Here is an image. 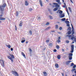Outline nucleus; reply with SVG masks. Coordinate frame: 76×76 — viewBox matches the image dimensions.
Wrapping results in <instances>:
<instances>
[{
	"instance_id": "obj_37",
	"label": "nucleus",
	"mask_w": 76,
	"mask_h": 76,
	"mask_svg": "<svg viewBox=\"0 0 76 76\" xmlns=\"http://www.w3.org/2000/svg\"><path fill=\"white\" fill-rule=\"evenodd\" d=\"M58 25H56L55 26V28L56 29H58Z\"/></svg>"
},
{
	"instance_id": "obj_7",
	"label": "nucleus",
	"mask_w": 76,
	"mask_h": 76,
	"mask_svg": "<svg viewBox=\"0 0 76 76\" xmlns=\"http://www.w3.org/2000/svg\"><path fill=\"white\" fill-rule=\"evenodd\" d=\"M74 51V45H71V50L70 51V53H73Z\"/></svg>"
},
{
	"instance_id": "obj_10",
	"label": "nucleus",
	"mask_w": 76,
	"mask_h": 76,
	"mask_svg": "<svg viewBox=\"0 0 76 76\" xmlns=\"http://www.w3.org/2000/svg\"><path fill=\"white\" fill-rule=\"evenodd\" d=\"M65 22L66 23L67 26H69V23H70L69 21H66Z\"/></svg>"
},
{
	"instance_id": "obj_49",
	"label": "nucleus",
	"mask_w": 76,
	"mask_h": 76,
	"mask_svg": "<svg viewBox=\"0 0 76 76\" xmlns=\"http://www.w3.org/2000/svg\"><path fill=\"white\" fill-rule=\"evenodd\" d=\"M50 28H51V27L50 26H49V27L47 28L48 30V29H50Z\"/></svg>"
},
{
	"instance_id": "obj_60",
	"label": "nucleus",
	"mask_w": 76,
	"mask_h": 76,
	"mask_svg": "<svg viewBox=\"0 0 76 76\" xmlns=\"http://www.w3.org/2000/svg\"><path fill=\"white\" fill-rule=\"evenodd\" d=\"M62 51H64V49H62Z\"/></svg>"
},
{
	"instance_id": "obj_29",
	"label": "nucleus",
	"mask_w": 76,
	"mask_h": 76,
	"mask_svg": "<svg viewBox=\"0 0 76 76\" xmlns=\"http://www.w3.org/2000/svg\"><path fill=\"white\" fill-rule=\"evenodd\" d=\"M29 33L30 34H31V35H32V31H31V30H30L29 31Z\"/></svg>"
},
{
	"instance_id": "obj_27",
	"label": "nucleus",
	"mask_w": 76,
	"mask_h": 76,
	"mask_svg": "<svg viewBox=\"0 0 76 76\" xmlns=\"http://www.w3.org/2000/svg\"><path fill=\"white\" fill-rule=\"evenodd\" d=\"M68 9L69 10L70 12H72V9H71V8L70 7H68Z\"/></svg>"
},
{
	"instance_id": "obj_12",
	"label": "nucleus",
	"mask_w": 76,
	"mask_h": 76,
	"mask_svg": "<svg viewBox=\"0 0 76 76\" xmlns=\"http://www.w3.org/2000/svg\"><path fill=\"white\" fill-rule=\"evenodd\" d=\"M70 62H72L71 61H69L67 62H66V65H69V64H70Z\"/></svg>"
},
{
	"instance_id": "obj_63",
	"label": "nucleus",
	"mask_w": 76,
	"mask_h": 76,
	"mask_svg": "<svg viewBox=\"0 0 76 76\" xmlns=\"http://www.w3.org/2000/svg\"><path fill=\"white\" fill-rule=\"evenodd\" d=\"M62 1L63 3H64V0H62Z\"/></svg>"
},
{
	"instance_id": "obj_55",
	"label": "nucleus",
	"mask_w": 76,
	"mask_h": 76,
	"mask_svg": "<svg viewBox=\"0 0 76 76\" xmlns=\"http://www.w3.org/2000/svg\"><path fill=\"white\" fill-rule=\"evenodd\" d=\"M61 39V38L60 37H59L58 38V39Z\"/></svg>"
},
{
	"instance_id": "obj_13",
	"label": "nucleus",
	"mask_w": 76,
	"mask_h": 76,
	"mask_svg": "<svg viewBox=\"0 0 76 76\" xmlns=\"http://www.w3.org/2000/svg\"><path fill=\"white\" fill-rule=\"evenodd\" d=\"M25 4L26 6H28V4H29V3L28 2V1H25Z\"/></svg>"
},
{
	"instance_id": "obj_25",
	"label": "nucleus",
	"mask_w": 76,
	"mask_h": 76,
	"mask_svg": "<svg viewBox=\"0 0 76 76\" xmlns=\"http://www.w3.org/2000/svg\"><path fill=\"white\" fill-rule=\"evenodd\" d=\"M18 15H19V12L17 11L16 12V16H18Z\"/></svg>"
},
{
	"instance_id": "obj_9",
	"label": "nucleus",
	"mask_w": 76,
	"mask_h": 76,
	"mask_svg": "<svg viewBox=\"0 0 76 76\" xmlns=\"http://www.w3.org/2000/svg\"><path fill=\"white\" fill-rule=\"evenodd\" d=\"M2 15H0V20H5L6 18H5L2 17Z\"/></svg>"
},
{
	"instance_id": "obj_34",
	"label": "nucleus",
	"mask_w": 76,
	"mask_h": 76,
	"mask_svg": "<svg viewBox=\"0 0 76 76\" xmlns=\"http://www.w3.org/2000/svg\"><path fill=\"white\" fill-rule=\"evenodd\" d=\"M73 65H74V63H71L70 65L71 67H72V66H73Z\"/></svg>"
},
{
	"instance_id": "obj_50",
	"label": "nucleus",
	"mask_w": 76,
	"mask_h": 76,
	"mask_svg": "<svg viewBox=\"0 0 76 76\" xmlns=\"http://www.w3.org/2000/svg\"><path fill=\"white\" fill-rule=\"evenodd\" d=\"M61 29H62V27H59V30H61Z\"/></svg>"
},
{
	"instance_id": "obj_41",
	"label": "nucleus",
	"mask_w": 76,
	"mask_h": 76,
	"mask_svg": "<svg viewBox=\"0 0 76 76\" xmlns=\"http://www.w3.org/2000/svg\"><path fill=\"white\" fill-rule=\"evenodd\" d=\"M15 31L17 30V27H16V25H15Z\"/></svg>"
},
{
	"instance_id": "obj_44",
	"label": "nucleus",
	"mask_w": 76,
	"mask_h": 76,
	"mask_svg": "<svg viewBox=\"0 0 76 76\" xmlns=\"http://www.w3.org/2000/svg\"><path fill=\"white\" fill-rule=\"evenodd\" d=\"M53 51L54 52H57V50L56 49H54L53 50Z\"/></svg>"
},
{
	"instance_id": "obj_57",
	"label": "nucleus",
	"mask_w": 76,
	"mask_h": 76,
	"mask_svg": "<svg viewBox=\"0 0 76 76\" xmlns=\"http://www.w3.org/2000/svg\"><path fill=\"white\" fill-rule=\"evenodd\" d=\"M70 1L72 3H73V1H72V0H70Z\"/></svg>"
},
{
	"instance_id": "obj_24",
	"label": "nucleus",
	"mask_w": 76,
	"mask_h": 76,
	"mask_svg": "<svg viewBox=\"0 0 76 76\" xmlns=\"http://www.w3.org/2000/svg\"><path fill=\"white\" fill-rule=\"evenodd\" d=\"M69 60H72V56H69Z\"/></svg>"
},
{
	"instance_id": "obj_3",
	"label": "nucleus",
	"mask_w": 76,
	"mask_h": 76,
	"mask_svg": "<svg viewBox=\"0 0 76 76\" xmlns=\"http://www.w3.org/2000/svg\"><path fill=\"white\" fill-rule=\"evenodd\" d=\"M10 56H11V57H10V56H7V58H8L12 62H13V58H15V56L12 54H10Z\"/></svg>"
},
{
	"instance_id": "obj_48",
	"label": "nucleus",
	"mask_w": 76,
	"mask_h": 76,
	"mask_svg": "<svg viewBox=\"0 0 76 76\" xmlns=\"http://www.w3.org/2000/svg\"><path fill=\"white\" fill-rule=\"evenodd\" d=\"M61 74L62 76H64V73H61Z\"/></svg>"
},
{
	"instance_id": "obj_32",
	"label": "nucleus",
	"mask_w": 76,
	"mask_h": 76,
	"mask_svg": "<svg viewBox=\"0 0 76 76\" xmlns=\"http://www.w3.org/2000/svg\"><path fill=\"white\" fill-rule=\"evenodd\" d=\"M75 70H76V69L75 68H73L71 70L72 72H74V71H75Z\"/></svg>"
},
{
	"instance_id": "obj_1",
	"label": "nucleus",
	"mask_w": 76,
	"mask_h": 76,
	"mask_svg": "<svg viewBox=\"0 0 76 76\" xmlns=\"http://www.w3.org/2000/svg\"><path fill=\"white\" fill-rule=\"evenodd\" d=\"M72 28V35H67L66 36V37H68L69 39H72V40H73V39H75V41H76V39H75V36L73 35V34H75V31L74 30V28H73V27L72 25L71 24Z\"/></svg>"
},
{
	"instance_id": "obj_14",
	"label": "nucleus",
	"mask_w": 76,
	"mask_h": 76,
	"mask_svg": "<svg viewBox=\"0 0 76 76\" xmlns=\"http://www.w3.org/2000/svg\"><path fill=\"white\" fill-rule=\"evenodd\" d=\"M71 34H72V32L71 31H68L66 33L67 35H70Z\"/></svg>"
},
{
	"instance_id": "obj_54",
	"label": "nucleus",
	"mask_w": 76,
	"mask_h": 76,
	"mask_svg": "<svg viewBox=\"0 0 76 76\" xmlns=\"http://www.w3.org/2000/svg\"><path fill=\"white\" fill-rule=\"evenodd\" d=\"M38 19L39 20H41V18H40V17H38Z\"/></svg>"
},
{
	"instance_id": "obj_11",
	"label": "nucleus",
	"mask_w": 76,
	"mask_h": 76,
	"mask_svg": "<svg viewBox=\"0 0 76 76\" xmlns=\"http://www.w3.org/2000/svg\"><path fill=\"white\" fill-rule=\"evenodd\" d=\"M22 39L23 40L21 41V43H23V42H25V38H22Z\"/></svg>"
},
{
	"instance_id": "obj_64",
	"label": "nucleus",
	"mask_w": 76,
	"mask_h": 76,
	"mask_svg": "<svg viewBox=\"0 0 76 76\" xmlns=\"http://www.w3.org/2000/svg\"><path fill=\"white\" fill-rule=\"evenodd\" d=\"M68 19H66V20H68Z\"/></svg>"
},
{
	"instance_id": "obj_31",
	"label": "nucleus",
	"mask_w": 76,
	"mask_h": 76,
	"mask_svg": "<svg viewBox=\"0 0 76 76\" xmlns=\"http://www.w3.org/2000/svg\"><path fill=\"white\" fill-rule=\"evenodd\" d=\"M65 20H66V18H65L61 19L62 21H65Z\"/></svg>"
},
{
	"instance_id": "obj_61",
	"label": "nucleus",
	"mask_w": 76,
	"mask_h": 76,
	"mask_svg": "<svg viewBox=\"0 0 76 76\" xmlns=\"http://www.w3.org/2000/svg\"><path fill=\"white\" fill-rule=\"evenodd\" d=\"M28 43V42H27V41H26V44H27V43Z\"/></svg>"
},
{
	"instance_id": "obj_2",
	"label": "nucleus",
	"mask_w": 76,
	"mask_h": 76,
	"mask_svg": "<svg viewBox=\"0 0 76 76\" xmlns=\"http://www.w3.org/2000/svg\"><path fill=\"white\" fill-rule=\"evenodd\" d=\"M56 1L58 3V4L57 3H53V4H54V5H56L55 6V7H57L56 8H55L53 10V11H57L58 10V8L60 7V5L61 4V2H60V0H56ZM59 4V5L58 4Z\"/></svg>"
},
{
	"instance_id": "obj_52",
	"label": "nucleus",
	"mask_w": 76,
	"mask_h": 76,
	"mask_svg": "<svg viewBox=\"0 0 76 76\" xmlns=\"http://www.w3.org/2000/svg\"><path fill=\"white\" fill-rule=\"evenodd\" d=\"M48 28H47L45 30V31H48Z\"/></svg>"
},
{
	"instance_id": "obj_6",
	"label": "nucleus",
	"mask_w": 76,
	"mask_h": 76,
	"mask_svg": "<svg viewBox=\"0 0 76 76\" xmlns=\"http://www.w3.org/2000/svg\"><path fill=\"white\" fill-rule=\"evenodd\" d=\"M0 63L1 65L3 67H4V61H3V60L0 59Z\"/></svg>"
},
{
	"instance_id": "obj_22",
	"label": "nucleus",
	"mask_w": 76,
	"mask_h": 76,
	"mask_svg": "<svg viewBox=\"0 0 76 76\" xmlns=\"http://www.w3.org/2000/svg\"><path fill=\"white\" fill-rule=\"evenodd\" d=\"M65 16L64 14H62L61 15V18H64Z\"/></svg>"
},
{
	"instance_id": "obj_53",
	"label": "nucleus",
	"mask_w": 76,
	"mask_h": 76,
	"mask_svg": "<svg viewBox=\"0 0 76 76\" xmlns=\"http://www.w3.org/2000/svg\"><path fill=\"white\" fill-rule=\"evenodd\" d=\"M11 51H13V48H11Z\"/></svg>"
},
{
	"instance_id": "obj_16",
	"label": "nucleus",
	"mask_w": 76,
	"mask_h": 76,
	"mask_svg": "<svg viewBox=\"0 0 76 76\" xmlns=\"http://www.w3.org/2000/svg\"><path fill=\"white\" fill-rule=\"evenodd\" d=\"M43 74L44 76H47V72H43Z\"/></svg>"
},
{
	"instance_id": "obj_38",
	"label": "nucleus",
	"mask_w": 76,
	"mask_h": 76,
	"mask_svg": "<svg viewBox=\"0 0 76 76\" xmlns=\"http://www.w3.org/2000/svg\"><path fill=\"white\" fill-rule=\"evenodd\" d=\"M76 65H74V66H73L72 68L73 69H75V68H76Z\"/></svg>"
},
{
	"instance_id": "obj_30",
	"label": "nucleus",
	"mask_w": 76,
	"mask_h": 76,
	"mask_svg": "<svg viewBox=\"0 0 76 76\" xmlns=\"http://www.w3.org/2000/svg\"><path fill=\"white\" fill-rule=\"evenodd\" d=\"M49 46H50V47H52L53 46V44L50 43L49 44Z\"/></svg>"
},
{
	"instance_id": "obj_58",
	"label": "nucleus",
	"mask_w": 76,
	"mask_h": 76,
	"mask_svg": "<svg viewBox=\"0 0 76 76\" xmlns=\"http://www.w3.org/2000/svg\"><path fill=\"white\" fill-rule=\"evenodd\" d=\"M51 32H55V31H51Z\"/></svg>"
},
{
	"instance_id": "obj_5",
	"label": "nucleus",
	"mask_w": 76,
	"mask_h": 76,
	"mask_svg": "<svg viewBox=\"0 0 76 76\" xmlns=\"http://www.w3.org/2000/svg\"><path fill=\"white\" fill-rule=\"evenodd\" d=\"M12 74L14 75L15 76H19V74L15 71H12Z\"/></svg>"
},
{
	"instance_id": "obj_8",
	"label": "nucleus",
	"mask_w": 76,
	"mask_h": 76,
	"mask_svg": "<svg viewBox=\"0 0 76 76\" xmlns=\"http://www.w3.org/2000/svg\"><path fill=\"white\" fill-rule=\"evenodd\" d=\"M74 51V45H71V50L70 51V53H73Z\"/></svg>"
},
{
	"instance_id": "obj_42",
	"label": "nucleus",
	"mask_w": 76,
	"mask_h": 76,
	"mask_svg": "<svg viewBox=\"0 0 76 76\" xmlns=\"http://www.w3.org/2000/svg\"><path fill=\"white\" fill-rule=\"evenodd\" d=\"M57 42L59 43V42H60V40L59 39H58L57 41Z\"/></svg>"
},
{
	"instance_id": "obj_19",
	"label": "nucleus",
	"mask_w": 76,
	"mask_h": 76,
	"mask_svg": "<svg viewBox=\"0 0 76 76\" xmlns=\"http://www.w3.org/2000/svg\"><path fill=\"white\" fill-rule=\"evenodd\" d=\"M60 56L59 55H58L57 56V58H58V60L60 59Z\"/></svg>"
},
{
	"instance_id": "obj_59",
	"label": "nucleus",
	"mask_w": 76,
	"mask_h": 76,
	"mask_svg": "<svg viewBox=\"0 0 76 76\" xmlns=\"http://www.w3.org/2000/svg\"><path fill=\"white\" fill-rule=\"evenodd\" d=\"M64 5L66 6V3H64Z\"/></svg>"
},
{
	"instance_id": "obj_17",
	"label": "nucleus",
	"mask_w": 76,
	"mask_h": 76,
	"mask_svg": "<svg viewBox=\"0 0 76 76\" xmlns=\"http://www.w3.org/2000/svg\"><path fill=\"white\" fill-rule=\"evenodd\" d=\"M6 46L7 47H8V48H11V46L9 45H6Z\"/></svg>"
},
{
	"instance_id": "obj_4",
	"label": "nucleus",
	"mask_w": 76,
	"mask_h": 76,
	"mask_svg": "<svg viewBox=\"0 0 76 76\" xmlns=\"http://www.w3.org/2000/svg\"><path fill=\"white\" fill-rule=\"evenodd\" d=\"M6 6V4H4L2 6H0V9L1 11V12H3V11H4V7H5Z\"/></svg>"
},
{
	"instance_id": "obj_39",
	"label": "nucleus",
	"mask_w": 76,
	"mask_h": 76,
	"mask_svg": "<svg viewBox=\"0 0 76 76\" xmlns=\"http://www.w3.org/2000/svg\"><path fill=\"white\" fill-rule=\"evenodd\" d=\"M29 51L30 52H32V49H31L30 48H29Z\"/></svg>"
},
{
	"instance_id": "obj_21",
	"label": "nucleus",
	"mask_w": 76,
	"mask_h": 76,
	"mask_svg": "<svg viewBox=\"0 0 76 76\" xmlns=\"http://www.w3.org/2000/svg\"><path fill=\"white\" fill-rule=\"evenodd\" d=\"M67 31H71V28L70 27H69L68 29H67Z\"/></svg>"
},
{
	"instance_id": "obj_26",
	"label": "nucleus",
	"mask_w": 76,
	"mask_h": 76,
	"mask_svg": "<svg viewBox=\"0 0 76 76\" xmlns=\"http://www.w3.org/2000/svg\"><path fill=\"white\" fill-rule=\"evenodd\" d=\"M22 23H23V22H22V23H20V24L19 25L20 26H22V25H22Z\"/></svg>"
},
{
	"instance_id": "obj_33",
	"label": "nucleus",
	"mask_w": 76,
	"mask_h": 76,
	"mask_svg": "<svg viewBox=\"0 0 76 76\" xmlns=\"http://www.w3.org/2000/svg\"><path fill=\"white\" fill-rule=\"evenodd\" d=\"M59 13L60 14H62L63 13V11L60 10Z\"/></svg>"
},
{
	"instance_id": "obj_45",
	"label": "nucleus",
	"mask_w": 76,
	"mask_h": 76,
	"mask_svg": "<svg viewBox=\"0 0 76 76\" xmlns=\"http://www.w3.org/2000/svg\"><path fill=\"white\" fill-rule=\"evenodd\" d=\"M66 43H67V44H68V43H69V41L68 40H66Z\"/></svg>"
},
{
	"instance_id": "obj_43",
	"label": "nucleus",
	"mask_w": 76,
	"mask_h": 76,
	"mask_svg": "<svg viewBox=\"0 0 76 76\" xmlns=\"http://www.w3.org/2000/svg\"><path fill=\"white\" fill-rule=\"evenodd\" d=\"M50 24V23L48 22H47L46 23V25H48Z\"/></svg>"
},
{
	"instance_id": "obj_20",
	"label": "nucleus",
	"mask_w": 76,
	"mask_h": 76,
	"mask_svg": "<svg viewBox=\"0 0 76 76\" xmlns=\"http://www.w3.org/2000/svg\"><path fill=\"white\" fill-rule=\"evenodd\" d=\"M73 56V53H70L69 54V57H72Z\"/></svg>"
},
{
	"instance_id": "obj_18",
	"label": "nucleus",
	"mask_w": 76,
	"mask_h": 76,
	"mask_svg": "<svg viewBox=\"0 0 76 76\" xmlns=\"http://www.w3.org/2000/svg\"><path fill=\"white\" fill-rule=\"evenodd\" d=\"M39 2H40V5L42 7V1L41 0H40Z\"/></svg>"
},
{
	"instance_id": "obj_36",
	"label": "nucleus",
	"mask_w": 76,
	"mask_h": 76,
	"mask_svg": "<svg viewBox=\"0 0 76 76\" xmlns=\"http://www.w3.org/2000/svg\"><path fill=\"white\" fill-rule=\"evenodd\" d=\"M33 10V9H32V8H29V10L30 12H32V10Z\"/></svg>"
},
{
	"instance_id": "obj_15",
	"label": "nucleus",
	"mask_w": 76,
	"mask_h": 76,
	"mask_svg": "<svg viewBox=\"0 0 76 76\" xmlns=\"http://www.w3.org/2000/svg\"><path fill=\"white\" fill-rule=\"evenodd\" d=\"M21 54L22 56H23L24 57L26 58V56H25V54H24V53H23V52H21Z\"/></svg>"
},
{
	"instance_id": "obj_23",
	"label": "nucleus",
	"mask_w": 76,
	"mask_h": 76,
	"mask_svg": "<svg viewBox=\"0 0 76 76\" xmlns=\"http://www.w3.org/2000/svg\"><path fill=\"white\" fill-rule=\"evenodd\" d=\"M55 66H56V68H58V64H56L55 65Z\"/></svg>"
},
{
	"instance_id": "obj_46",
	"label": "nucleus",
	"mask_w": 76,
	"mask_h": 76,
	"mask_svg": "<svg viewBox=\"0 0 76 76\" xmlns=\"http://www.w3.org/2000/svg\"><path fill=\"white\" fill-rule=\"evenodd\" d=\"M63 7L64 8H66V5H63Z\"/></svg>"
},
{
	"instance_id": "obj_35",
	"label": "nucleus",
	"mask_w": 76,
	"mask_h": 76,
	"mask_svg": "<svg viewBox=\"0 0 76 76\" xmlns=\"http://www.w3.org/2000/svg\"><path fill=\"white\" fill-rule=\"evenodd\" d=\"M66 12H67L68 15H69V12H68V10L67 9V7H66Z\"/></svg>"
},
{
	"instance_id": "obj_40",
	"label": "nucleus",
	"mask_w": 76,
	"mask_h": 76,
	"mask_svg": "<svg viewBox=\"0 0 76 76\" xmlns=\"http://www.w3.org/2000/svg\"><path fill=\"white\" fill-rule=\"evenodd\" d=\"M49 18L51 19H53V17L51 16H49Z\"/></svg>"
},
{
	"instance_id": "obj_47",
	"label": "nucleus",
	"mask_w": 76,
	"mask_h": 76,
	"mask_svg": "<svg viewBox=\"0 0 76 76\" xmlns=\"http://www.w3.org/2000/svg\"><path fill=\"white\" fill-rule=\"evenodd\" d=\"M60 13V10H58L57 12V13Z\"/></svg>"
},
{
	"instance_id": "obj_56",
	"label": "nucleus",
	"mask_w": 76,
	"mask_h": 76,
	"mask_svg": "<svg viewBox=\"0 0 76 76\" xmlns=\"http://www.w3.org/2000/svg\"><path fill=\"white\" fill-rule=\"evenodd\" d=\"M46 42H49V40H46Z\"/></svg>"
},
{
	"instance_id": "obj_51",
	"label": "nucleus",
	"mask_w": 76,
	"mask_h": 76,
	"mask_svg": "<svg viewBox=\"0 0 76 76\" xmlns=\"http://www.w3.org/2000/svg\"><path fill=\"white\" fill-rule=\"evenodd\" d=\"M74 43H75V40H73L72 42V44H74Z\"/></svg>"
},
{
	"instance_id": "obj_28",
	"label": "nucleus",
	"mask_w": 76,
	"mask_h": 76,
	"mask_svg": "<svg viewBox=\"0 0 76 76\" xmlns=\"http://www.w3.org/2000/svg\"><path fill=\"white\" fill-rule=\"evenodd\" d=\"M56 48H57V49H58V50H59V48H60V46H59L58 45H57L56 46Z\"/></svg>"
},
{
	"instance_id": "obj_62",
	"label": "nucleus",
	"mask_w": 76,
	"mask_h": 76,
	"mask_svg": "<svg viewBox=\"0 0 76 76\" xmlns=\"http://www.w3.org/2000/svg\"><path fill=\"white\" fill-rule=\"evenodd\" d=\"M1 23V21L0 20V23Z\"/></svg>"
}]
</instances>
